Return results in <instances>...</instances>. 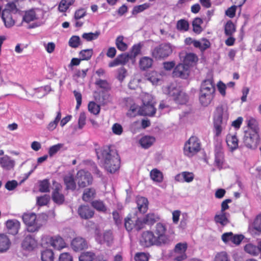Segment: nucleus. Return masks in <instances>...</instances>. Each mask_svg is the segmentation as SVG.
<instances>
[{"label":"nucleus","mask_w":261,"mask_h":261,"mask_svg":"<svg viewBox=\"0 0 261 261\" xmlns=\"http://www.w3.org/2000/svg\"><path fill=\"white\" fill-rule=\"evenodd\" d=\"M247 125L249 127L247 131H253L257 132L258 130V124L256 120L253 118H250L247 120Z\"/></svg>","instance_id":"49"},{"label":"nucleus","mask_w":261,"mask_h":261,"mask_svg":"<svg viewBox=\"0 0 261 261\" xmlns=\"http://www.w3.org/2000/svg\"><path fill=\"white\" fill-rule=\"evenodd\" d=\"M95 84L99 88L106 90H108L110 88V84L106 80L97 79Z\"/></svg>","instance_id":"59"},{"label":"nucleus","mask_w":261,"mask_h":261,"mask_svg":"<svg viewBox=\"0 0 261 261\" xmlns=\"http://www.w3.org/2000/svg\"><path fill=\"white\" fill-rule=\"evenodd\" d=\"M202 23V20L200 18H196L192 22L193 31L196 33H200L201 32L200 24Z\"/></svg>","instance_id":"51"},{"label":"nucleus","mask_w":261,"mask_h":261,"mask_svg":"<svg viewBox=\"0 0 261 261\" xmlns=\"http://www.w3.org/2000/svg\"><path fill=\"white\" fill-rule=\"evenodd\" d=\"M180 58L181 59L183 58L182 64L186 66H188L189 67L197 60V57L195 54L192 53L187 54L185 56H181V55H180Z\"/></svg>","instance_id":"32"},{"label":"nucleus","mask_w":261,"mask_h":261,"mask_svg":"<svg viewBox=\"0 0 261 261\" xmlns=\"http://www.w3.org/2000/svg\"><path fill=\"white\" fill-rule=\"evenodd\" d=\"M236 32V27L233 22L229 20L225 25L224 33L226 36H232Z\"/></svg>","instance_id":"39"},{"label":"nucleus","mask_w":261,"mask_h":261,"mask_svg":"<svg viewBox=\"0 0 261 261\" xmlns=\"http://www.w3.org/2000/svg\"><path fill=\"white\" fill-rule=\"evenodd\" d=\"M39 191L46 193L49 192V182L48 179H44L39 182Z\"/></svg>","instance_id":"52"},{"label":"nucleus","mask_w":261,"mask_h":261,"mask_svg":"<svg viewBox=\"0 0 261 261\" xmlns=\"http://www.w3.org/2000/svg\"><path fill=\"white\" fill-rule=\"evenodd\" d=\"M167 228L165 224L158 223L154 230L155 237L156 239V246H163L168 245L171 242L169 236L166 234Z\"/></svg>","instance_id":"6"},{"label":"nucleus","mask_w":261,"mask_h":261,"mask_svg":"<svg viewBox=\"0 0 261 261\" xmlns=\"http://www.w3.org/2000/svg\"><path fill=\"white\" fill-rule=\"evenodd\" d=\"M123 36H119L116 40V45L117 48L121 51H125L127 48V44L123 42Z\"/></svg>","instance_id":"46"},{"label":"nucleus","mask_w":261,"mask_h":261,"mask_svg":"<svg viewBox=\"0 0 261 261\" xmlns=\"http://www.w3.org/2000/svg\"><path fill=\"white\" fill-rule=\"evenodd\" d=\"M185 154L188 156H192L200 150V144L198 138L191 137L185 143L184 146Z\"/></svg>","instance_id":"7"},{"label":"nucleus","mask_w":261,"mask_h":261,"mask_svg":"<svg viewBox=\"0 0 261 261\" xmlns=\"http://www.w3.org/2000/svg\"><path fill=\"white\" fill-rule=\"evenodd\" d=\"M63 144L59 143L51 146L48 151L49 156H53L63 147Z\"/></svg>","instance_id":"63"},{"label":"nucleus","mask_w":261,"mask_h":261,"mask_svg":"<svg viewBox=\"0 0 261 261\" xmlns=\"http://www.w3.org/2000/svg\"><path fill=\"white\" fill-rule=\"evenodd\" d=\"M127 75V70L123 67H121L117 70V78L120 82H122Z\"/></svg>","instance_id":"60"},{"label":"nucleus","mask_w":261,"mask_h":261,"mask_svg":"<svg viewBox=\"0 0 261 261\" xmlns=\"http://www.w3.org/2000/svg\"><path fill=\"white\" fill-rule=\"evenodd\" d=\"M190 72L188 66L179 63L174 68L172 75L173 77L187 79L189 76Z\"/></svg>","instance_id":"12"},{"label":"nucleus","mask_w":261,"mask_h":261,"mask_svg":"<svg viewBox=\"0 0 261 261\" xmlns=\"http://www.w3.org/2000/svg\"><path fill=\"white\" fill-rule=\"evenodd\" d=\"M173 51V47L169 43H163L153 48L151 54L156 60L164 59L169 57Z\"/></svg>","instance_id":"5"},{"label":"nucleus","mask_w":261,"mask_h":261,"mask_svg":"<svg viewBox=\"0 0 261 261\" xmlns=\"http://www.w3.org/2000/svg\"><path fill=\"white\" fill-rule=\"evenodd\" d=\"M97 159L100 160L105 169L111 173H114L120 167V160L116 150L109 147L96 150Z\"/></svg>","instance_id":"1"},{"label":"nucleus","mask_w":261,"mask_h":261,"mask_svg":"<svg viewBox=\"0 0 261 261\" xmlns=\"http://www.w3.org/2000/svg\"><path fill=\"white\" fill-rule=\"evenodd\" d=\"M152 64V60L149 57H144L140 60V67L142 70H145L150 68Z\"/></svg>","instance_id":"35"},{"label":"nucleus","mask_w":261,"mask_h":261,"mask_svg":"<svg viewBox=\"0 0 261 261\" xmlns=\"http://www.w3.org/2000/svg\"><path fill=\"white\" fill-rule=\"evenodd\" d=\"M124 225L127 231L132 230L133 227H135L137 230H140L143 228V223L141 220L135 216L131 218L125 219Z\"/></svg>","instance_id":"17"},{"label":"nucleus","mask_w":261,"mask_h":261,"mask_svg":"<svg viewBox=\"0 0 261 261\" xmlns=\"http://www.w3.org/2000/svg\"><path fill=\"white\" fill-rule=\"evenodd\" d=\"M14 164V161L11 160V158L7 155L0 158V165L3 168L6 170H10L12 169Z\"/></svg>","instance_id":"27"},{"label":"nucleus","mask_w":261,"mask_h":261,"mask_svg":"<svg viewBox=\"0 0 261 261\" xmlns=\"http://www.w3.org/2000/svg\"><path fill=\"white\" fill-rule=\"evenodd\" d=\"M53 241L54 237L49 236H44L42 238L41 243L42 245L46 246H53Z\"/></svg>","instance_id":"61"},{"label":"nucleus","mask_w":261,"mask_h":261,"mask_svg":"<svg viewBox=\"0 0 261 261\" xmlns=\"http://www.w3.org/2000/svg\"><path fill=\"white\" fill-rule=\"evenodd\" d=\"M120 64H126L130 59H132L129 54H122L117 57Z\"/></svg>","instance_id":"62"},{"label":"nucleus","mask_w":261,"mask_h":261,"mask_svg":"<svg viewBox=\"0 0 261 261\" xmlns=\"http://www.w3.org/2000/svg\"><path fill=\"white\" fill-rule=\"evenodd\" d=\"M95 190L94 188H88L85 190L83 194V200L85 201H89L95 197Z\"/></svg>","instance_id":"36"},{"label":"nucleus","mask_w":261,"mask_h":261,"mask_svg":"<svg viewBox=\"0 0 261 261\" xmlns=\"http://www.w3.org/2000/svg\"><path fill=\"white\" fill-rule=\"evenodd\" d=\"M244 250L250 255L257 256L260 254L261 256V241L258 242L257 246L252 244L246 245L244 247Z\"/></svg>","instance_id":"19"},{"label":"nucleus","mask_w":261,"mask_h":261,"mask_svg":"<svg viewBox=\"0 0 261 261\" xmlns=\"http://www.w3.org/2000/svg\"><path fill=\"white\" fill-rule=\"evenodd\" d=\"M88 110L91 113L97 115L100 112V107L95 102L91 101L88 104Z\"/></svg>","instance_id":"54"},{"label":"nucleus","mask_w":261,"mask_h":261,"mask_svg":"<svg viewBox=\"0 0 261 261\" xmlns=\"http://www.w3.org/2000/svg\"><path fill=\"white\" fill-rule=\"evenodd\" d=\"M68 43L69 45L72 48H76L82 44L80 38L77 36H72Z\"/></svg>","instance_id":"53"},{"label":"nucleus","mask_w":261,"mask_h":261,"mask_svg":"<svg viewBox=\"0 0 261 261\" xmlns=\"http://www.w3.org/2000/svg\"><path fill=\"white\" fill-rule=\"evenodd\" d=\"M96 259V255L92 252H83L79 256V261H93Z\"/></svg>","instance_id":"38"},{"label":"nucleus","mask_w":261,"mask_h":261,"mask_svg":"<svg viewBox=\"0 0 261 261\" xmlns=\"http://www.w3.org/2000/svg\"><path fill=\"white\" fill-rule=\"evenodd\" d=\"M137 207L140 213H145L147 209L148 201L147 199L143 197H138L136 200Z\"/></svg>","instance_id":"24"},{"label":"nucleus","mask_w":261,"mask_h":261,"mask_svg":"<svg viewBox=\"0 0 261 261\" xmlns=\"http://www.w3.org/2000/svg\"><path fill=\"white\" fill-rule=\"evenodd\" d=\"M91 204L92 206L98 211L105 212L107 211V207L102 201L94 200Z\"/></svg>","instance_id":"48"},{"label":"nucleus","mask_w":261,"mask_h":261,"mask_svg":"<svg viewBox=\"0 0 261 261\" xmlns=\"http://www.w3.org/2000/svg\"><path fill=\"white\" fill-rule=\"evenodd\" d=\"M37 216L34 213H25L22 216L23 222L28 226V230L34 232L39 230L40 226L36 225Z\"/></svg>","instance_id":"10"},{"label":"nucleus","mask_w":261,"mask_h":261,"mask_svg":"<svg viewBox=\"0 0 261 261\" xmlns=\"http://www.w3.org/2000/svg\"><path fill=\"white\" fill-rule=\"evenodd\" d=\"M71 247L74 251H79L87 248V244L84 239L76 237L72 241Z\"/></svg>","instance_id":"20"},{"label":"nucleus","mask_w":261,"mask_h":261,"mask_svg":"<svg viewBox=\"0 0 261 261\" xmlns=\"http://www.w3.org/2000/svg\"><path fill=\"white\" fill-rule=\"evenodd\" d=\"M78 214L82 219H88L93 217L94 211L88 205H81L78 208Z\"/></svg>","instance_id":"22"},{"label":"nucleus","mask_w":261,"mask_h":261,"mask_svg":"<svg viewBox=\"0 0 261 261\" xmlns=\"http://www.w3.org/2000/svg\"><path fill=\"white\" fill-rule=\"evenodd\" d=\"M227 214L226 213L221 212L219 214H216L214 217V221L216 223H219L222 226H225L229 223L227 218Z\"/></svg>","instance_id":"31"},{"label":"nucleus","mask_w":261,"mask_h":261,"mask_svg":"<svg viewBox=\"0 0 261 261\" xmlns=\"http://www.w3.org/2000/svg\"><path fill=\"white\" fill-rule=\"evenodd\" d=\"M93 54V51L92 49H86L82 50L80 52L79 55L82 60L88 61L91 59Z\"/></svg>","instance_id":"43"},{"label":"nucleus","mask_w":261,"mask_h":261,"mask_svg":"<svg viewBox=\"0 0 261 261\" xmlns=\"http://www.w3.org/2000/svg\"><path fill=\"white\" fill-rule=\"evenodd\" d=\"M11 242L8 237L5 234H0V252H5L9 249Z\"/></svg>","instance_id":"30"},{"label":"nucleus","mask_w":261,"mask_h":261,"mask_svg":"<svg viewBox=\"0 0 261 261\" xmlns=\"http://www.w3.org/2000/svg\"><path fill=\"white\" fill-rule=\"evenodd\" d=\"M155 141V138L153 137L146 136L140 140V144L144 148L150 147Z\"/></svg>","instance_id":"33"},{"label":"nucleus","mask_w":261,"mask_h":261,"mask_svg":"<svg viewBox=\"0 0 261 261\" xmlns=\"http://www.w3.org/2000/svg\"><path fill=\"white\" fill-rule=\"evenodd\" d=\"M244 238L243 235L233 234L232 232L224 233L221 236L222 240L225 244L231 242L236 245H239Z\"/></svg>","instance_id":"13"},{"label":"nucleus","mask_w":261,"mask_h":261,"mask_svg":"<svg viewBox=\"0 0 261 261\" xmlns=\"http://www.w3.org/2000/svg\"><path fill=\"white\" fill-rule=\"evenodd\" d=\"M228 118L227 108L226 106H220L217 107L214 116V126L215 135L219 136L225 127Z\"/></svg>","instance_id":"3"},{"label":"nucleus","mask_w":261,"mask_h":261,"mask_svg":"<svg viewBox=\"0 0 261 261\" xmlns=\"http://www.w3.org/2000/svg\"><path fill=\"white\" fill-rule=\"evenodd\" d=\"M215 87L213 79L205 80L201 85L199 100L200 104L204 106H208L215 96Z\"/></svg>","instance_id":"2"},{"label":"nucleus","mask_w":261,"mask_h":261,"mask_svg":"<svg viewBox=\"0 0 261 261\" xmlns=\"http://www.w3.org/2000/svg\"><path fill=\"white\" fill-rule=\"evenodd\" d=\"M187 248V245L186 243H178L176 245L174 248L175 260L182 261L187 259V255L185 251Z\"/></svg>","instance_id":"16"},{"label":"nucleus","mask_w":261,"mask_h":261,"mask_svg":"<svg viewBox=\"0 0 261 261\" xmlns=\"http://www.w3.org/2000/svg\"><path fill=\"white\" fill-rule=\"evenodd\" d=\"M156 112L153 102L143 104L138 109V114L140 115L153 116Z\"/></svg>","instance_id":"18"},{"label":"nucleus","mask_w":261,"mask_h":261,"mask_svg":"<svg viewBox=\"0 0 261 261\" xmlns=\"http://www.w3.org/2000/svg\"><path fill=\"white\" fill-rule=\"evenodd\" d=\"M94 96L96 101L101 105H105L111 101L110 96L107 93L95 92Z\"/></svg>","instance_id":"23"},{"label":"nucleus","mask_w":261,"mask_h":261,"mask_svg":"<svg viewBox=\"0 0 261 261\" xmlns=\"http://www.w3.org/2000/svg\"><path fill=\"white\" fill-rule=\"evenodd\" d=\"M65 242L63 239L60 236H54L53 247L57 249H60L64 247Z\"/></svg>","instance_id":"42"},{"label":"nucleus","mask_w":261,"mask_h":261,"mask_svg":"<svg viewBox=\"0 0 261 261\" xmlns=\"http://www.w3.org/2000/svg\"><path fill=\"white\" fill-rule=\"evenodd\" d=\"M161 75L155 71H152L149 74L148 80L153 84H156L160 80Z\"/></svg>","instance_id":"57"},{"label":"nucleus","mask_w":261,"mask_h":261,"mask_svg":"<svg viewBox=\"0 0 261 261\" xmlns=\"http://www.w3.org/2000/svg\"><path fill=\"white\" fill-rule=\"evenodd\" d=\"M226 140L227 144L231 151L238 147V139L236 135H228Z\"/></svg>","instance_id":"28"},{"label":"nucleus","mask_w":261,"mask_h":261,"mask_svg":"<svg viewBox=\"0 0 261 261\" xmlns=\"http://www.w3.org/2000/svg\"><path fill=\"white\" fill-rule=\"evenodd\" d=\"M253 228L258 232H261V215H258L252 223Z\"/></svg>","instance_id":"64"},{"label":"nucleus","mask_w":261,"mask_h":261,"mask_svg":"<svg viewBox=\"0 0 261 261\" xmlns=\"http://www.w3.org/2000/svg\"><path fill=\"white\" fill-rule=\"evenodd\" d=\"M243 141L247 148H256L259 143V135L257 132L245 131Z\"/></svg>","instance_id":"9"},{"label":"nucleus","mask_w":261,"mask_h":261,"mask_svg":"<svg viewBox=\"0 0 261 261\" xmlns=\"http://www.w3.org/2000/svg\"><path fill=\"white\" fill-rule=\"evenodd\" d=\"M6 227L10 234L15 235L20 228V222L15 219L9 220L6 222Z\"/></svg>","instance_id":"21"},{"label":"nucleus","mask_w":261,"mask_h":261,"mask_svg":"<svg viewBox=\"0 0 261 261\" xmlns=\"http://www.w3.org/2000/svg\"><path fill=\"white\" fill-rule=\"evenodd\" d=\"M37 19L36 15L34 10H31L27 11L23 16V21L27 23Z\"/></svg>","instance_id":"44"},{"label":"nucleus","mask_w":261,"mask_h":261,"mask_svg":"<svg viewBox=\"0 0 261 261\" xmlns=\"http://www.w3.org/2000/svg\"><path fill=\"white\" fill-rule=\"evenodd\" d=\"M156 239L152 231H146L142 233L140 239V243L142 246L148 247L152 245H156Z\"/></svg>","instance_id":"11"},{"label":"nucleus","mask_w":261,"mask_h":261,"mask_svg":"<svg viewBox=\"0 0 261 261\" xmlns=\"http://www.w3.org/2000/svg\"><path fill=\"white\" fill-rule=\"evenodd\" d=\"M223 162V155L221 151H217L215 154V164L218 168L222 167Z\"/></svg>","instance_id":"55"},{"label":"nucleus","mask_w":261,"mask_h":261,"mask_svg":"<svg viewBox=\"0 0 261 261\" xmlns=\"http://www.w3.org/2000/svg\"><path fill=\"white\" fill-rule=\"evenodd\" d=\"M61 113L59 111L57 113V115L54 121H51L48 124V125L47 127V129L50 131H52V130H54L56 128L59 121L61 119Z\"/></svg>","instance_id":"50"},{"label":"nucleus","mask_w":261,"mask_h":261,"mask_svg":"<svg viewBox=\"0 0 261 261\" xmlns=\"http://www.w3.org/2000/svg\"><path fill=\"white\" fill-rule=\"evenodd\" d=\"M99 31H96L95 33H85L82 35V38L87 41H91L96 39L100 35Z\"/></svg>","instance_id":"45"},{"label":"nucleus","mask_w":261,"mask_h":261,"mask_svg":"<svg viewBox=\"0 0 261 261\" xmlns=\"http://www.w3.org/2000/svg\"><path fill=\"white\" fill-rule=\"evenodd\" d=\"M74 2V0H61L59 4L58 9L60 12H64Z\"/></svg>","instance_id":"41"},{"label":"nucleus","mask_w":261,"mask_h":261,"mask_svg":"<svg viewBox=\"0 0 261 261\" xmlns=\"http://www.w3.org/2000/svg\"><path fill=\"white\" fill-rule=\"evenodd\" d=\"M50 200V196L48 195H44L37 198V203L40 206L46 205Z\"/></svg>","instance_id":"58"},{"label":"nucleus","mask_w":261,"mask_h":261,"mask_svg":"<svg viewBox=\"0 0 261 261\" xmlns=\"http://www.w3.org/2000/svg\"><path fill=\"white\" fill-rule=\"evenodd\" d=\"M22 246L25 249L32 250L36 246V242L31 236H27L23 241Z\"/></svg>","instance_id":"29"},{"label":"nucleus","mask_w":261,"mask_h":261,"mask_svg":"<svg viewBox=\"0 0 261 261\" xmlns=\"http://www.w3.org/2000/svg\"><path fill=\"white\" fill-rule=\"evenodd\" d=\"M135 261H148L149 259V254L144 252H138L134 257Z\"/></svg>","instance_id":"56"},{"label":"nucleus","mask_w":261,"mask_h":261,"mask_svg":"<svg viewBox=\"0 0 261 261\" xmlns=\"http://www.w3.org/2000/svg\"><path fill=\"white\" fill-rule=\"evenodd\" d=\"M159 219L158 215L154 213H149L143 219L142 221L143 225L145 224L147 225H152Z\"/></svg>","instance_id":"34"},{"label":"nucleus","mask_w":261,"mask_h":261,"mask_svg":"<svg viewBox=\"0 0 261 261\" xmlns=\"http://www.w3.org/2000/svg\"><path fill=\"white\" fill-rule=\"evenodd\" d=\"M53 191L52 193L53 200L58 204H61L65 200L64 196L60 191L62 190V186L55 181H53Z\"/></svg>","instance_id":"15"},{"label":"nucleus","mask_w":261,"mask_h":261,"mask_svg":"<svg viewBox=\"0 0 261 261\" xmlns=\"http://www.w3.org/2000/svg\"><path fill=\"white\" fill-rule=\"evenodd\" d=\"M150 176L151 178L156 182H160L163 180L162 172L156 169H154L150 171Z\"/></svg>","instance_id":"40"},{"label":"nucleus","mask_w":261,"mask_h":261,"mask_svg":"<svg viewBox=\"0 0 261 261\" xmlns=\"http://www.w3.org/2000/svg\"><path fill=\"white\" fill-rule=\"evenodd\" d=\"M75 180L79 187L84 188L92 184L93 178L90 172L81 170L77 172Z\"/></svg>","instance_id":"8"},{"label":"nucleus","mask_w":261,"mask_h":261,"mask_svg":"<svg viewBox=\"0 0 261 261\" xmlns=\"http://www.w3.org/2000/svg\"><path fill=\"white\" fill-rule=\"evenodd\" d=\"M194 174L192 172H182L180 174H177L175 179L178 181H186L190 182L194 179Z\"/></svg>","instance_id":"25"},{"label":"nucleus","mask_w":261,"mask_h":261,"mask_svg":"<svg viewBox=\"0 0 261 261\" xmlns=\"http://www.w3.org/2000/svg\"><path fill=\"white\" fill-rule=\"evenodd\" d=\"M18 9L14 3H8L3 10L2 18L6 28H10L15 24V20L12 17L13 14H16Z\"/></svg>","instance_id":"4"},{"label":"nucleus","mask_w":261,"mask_h":261,"mask_svg":"<svg viewBox=\"0 0 261 261\" xmlns=\"http://www.w3.org/2000/svg\"><path fill=\"white\" fill-rule=\"evenodd\" d=\"M169 94L173 97V99L176 103L179 104H185L188 100V95L179 89L175 88L172 90H169Z\"/></svg>","instance_id":"14"},{"label":"nucleus","mask_w":261,"mask_h":261,"mask_svg":"<svg viewBox=\"0 0 261 261\" xmlns=\"http://www.w3.org/2000/svg\"><path fill=\"white\" fill-rule=\"evenodd\" d=\"M64 182L67 190L74 191L75 190L76 185L74 178L72 174H68L64 177Z\"/></svg>","instance_id":"26"},{"label":"nucleus","mask_w":261,"mask_h":261,"mask_svg":"<svg viewBox=\"0 0 261 261\" xmlns=\"http://www.w3.org/2000/svg\"><path fill=\"white\" fill-rule=\"evenodd\" d=\"M189 24L185 19H180L177 21L176 28L180 31H187L189 29Z\"/></svg>","instance_id":"47"},{"label":"nucleus","mask_w":261,"mask_h":261,"mask_svg":"<svg viewBox=\"0 0 261 261\" xmlns=\"http://www.w3.org/2000/svg\"><path fill=\"white\" fill-rule=\"evenodd\" d=\"M42 261H53L54 259V253L50 249H46L41 252Z\"/></svg>","instance_id":"37"}]
</instances>
